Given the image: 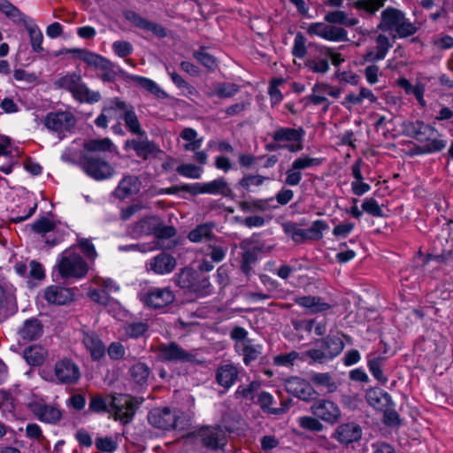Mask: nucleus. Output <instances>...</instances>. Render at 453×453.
Here are the masks:
<instances>
[{"label":"nucleus","mask_w":453,"mask_h":453,"mask_svg":"<svg viewBox=\"0 0 453 453\" xmlns=\"http://www.w3.org/2000/svg\"><path fill=\"white\" fill-rule=\"evenodd\" d=\"M88 271L77 247H70L60 253L57 258L53 273L58 272L61 279H82Z\"/></svg>","instance_id":"1"},{"label":"nucleus","mask_w":453,"mask_h":453,"mask_svg":"<svg viewBox=\"0 0 453 453\" xmlns=\"http://www.w3.org/2000/svg\"><path fill=\"white\" fill-rule=\"evenodd\" d=\"M342 341L336 336H326L316 342V348L306 351L313 361L323 363L338 356L343 349Z\"/></svg>","instance_id":"2"},{"label":"nucleus","mask_w":453,"mask_h":453,"mask_svg":"<svg viewBox=\"0 0 453 453\" xmlns=\"http://www.w3.org/2000/svg\"><path fill=\"white\" fill-rule=\"evenodd\" d=\"M412 132L418 141L426 142L424 150L426 153L441 151L446 147L447 142L438 137L437 130L422 121L412 124Z\"/></svg>","instance_id":"3"},{"label":"nucleus","mask_w":453,"mask_h":453,"mask_svg":"<svg viewBox=\"0 0 453 453\" xmlns=\"http://www.w3.org/2000/svg\"><path fill=\"white\" fill-rule=\"evenodd\" d=\"M137 407L138 403L133 396L113 394L111 415L114 417L115 420L128 424L132 421Z\"/></svg>","instance_id":"4"},{"label":"nucleus","mask_w":453,"mask_h":453,"mask_svg":"<svg viewBox=\"0 0 453 453\" xmlns=\"http://www.w3.org/2000/svg\"><path fill=\"white\" fill-rule=\"evenodd\" d=\"M81 167L88 176L96 180H104L115 174L113 166L106 160L84 155L81 160Z\"/></svg>","instance_id":"5"},{"label":"nucleus","mask_w":453,"mask_h":453,"mask_svg":"<svg viewBox=\"0 0 453 453\" xmlns=\"http://www.w3.org/2000/svg\"><path fill=\"white\" fill-rule=\"evenodd\" d=\"M133 233L136 235L153 234L158 239H166L175 234L173 226H163L162 220L156 216L142 219L134 227Z\"/></svg>","instance_id":"6"},{"label":"nucleus","mask_w":453,"mask_h":453,"mask_svg":"<svg viewBox=\"0 0 453 453\" xmlns=\"http://www.w3.org/2000/svg\"><path fill=\"white\" fill-rule=\"evenodd\" d=\"M311 411L313 416L329 425L338 423L342 418L340 406L334 401L328 399H319L315 401L311 406Z\"/></svg>","instance_id":"7"},{"label":"nucleus","mask_w":453,"mask_h":453,"mask_svg":"<svg viewBox=\"0 0 453 453\" xmlns=\"http://www.w3.org/2000/svg\"><path fill=\"white\" fill-rule=\"evenodd\" d=\"M303 132L301 129L280 128L273 134L275 142H279L278 149H287L291 152L303 150Z\"/></svg>","instance_id":"8"},{"label":"nucleus","mask_w":453,"mask_h":453,"mask_svg":"<svg viewBox=\"0 0 453 453\" xmlns=\"http://www.w3.org/2000/svg\"><path fill=\"white\" fill-rule=\"evenodd\" d=\"M177 418L176 412L167 407L157 408L150 411L148 421L157 428L170 430L176 427Z\"/></svg>","instance_id":"9"},{"label":"nucleus","mask_w":453,"mask_h":453,"mask_svg":"<svg viewBox=\"0 0 453 453\" xmlns=\"http://www.w3.org/2000/svg\"><path fill=\"white\" fill-rule=\"evenodd\" d=\"M54 374L58 382L63 384H73L81 377L79 366L70 359L58 361L54 366Z\"/></svg>","instance_id":"10"},{"label":"nucleus","mask_w":453,"mask_h":453,"mask_svg":"<svg viewBox=\"0 0 453 453\" xmlns=\"http://www.w3.org/2000/svg\"><path fill=\"white\" fill-rule=\"evenodd\" d=\"M140 298L145 306L150 309H161L174 301V295L167 288H163L141 295Z\"/></svg>","instance_id":"11"},{"label":"nucleus","mask_w":453,"mask_h":453,"mask_svg":"<svg viewBox=\"0 0 453 453\" xmlns=\"http://www.w3.org/2000/svg\"><path fill=\"white\" fill-rule=\"evenodd\" d=\"M362 437V428L356 422H347L339 425L332 434V438L342 445L359 441Z\"/></svg>","instance_id":"12"},{"label":"nucleus","mask_w":453,"mask_h":453,"mask_svg":"<svg viewBox=\"0 0 453 453\" xmlns=\"http://www.w3.org/2000/svg\"><path fill=\"white\" fill-rule=\"evenodd\" d=\"M255 403L259 405L264 413L268 416H280L288 411L289 404L287 402H280V406H274L276 401L272 394L261 390L257 394V400Z\"/></svg>","instance_id":"13"},{"label":"nucleus","mask_w":453,"mask_h":453,"mask_svg":"<svg viewBox=\"0 0 453 453\" xmlns=\"http://www.w3.org/2000/svg\"><path fill=\"white\" fill-rule=\"evenodd\" d=\"M74 118L70 112H50L44 120L45 127L51 131L61 133L74 125Z\"/></svg>","instance_id":"14"},{"label":"nucleus","mask_w":453,"mask_h":453,"mask_svg":"<svg viewBox=\"0 0 453 453\" xmlns=\"http://www.w3.org/2000/svg\"><path fill=\"white\" fill-rule=\"evenodd\" d=\"M285 388L289 394L303 401H309L315 395V391L310 383L299 377H292L287 380Z\"/></svg>","instance_id":"15"},{"label":"nucleus","mask_w":453,"mask_h":453,"mask_svg":"<svg viewBox=\"0 0 453 453\" xmlns=\"http://www.w3.org/2000/svg\"><path fill=\"white\" fill-rule=\"evenodd\" d=\"M73 290L64 285H50L44 292V297L48 303L57 305H64L73 298Z\"/></svg>","instance_id":"16"},{"label":"nucleus","mask_w":453,"mask_h":453,"mask_svg":"<svg viewBox=\"0 0 453 453\" xmlns=\"http://www.w3.org/2000/svg\"><path fill=\"white\" fill-rule=\"evenodd\" d=\"M157 351L159 357L165 361L187 362L192 359L191 354L174 342L160 345Z\"/></svg>","instance_id":"17"},{"label":"nucleus","mask_w":453,"mask_h":453,"mask_svg":"<svg viewBox=\"0 0 453 453\" xmlns=\"http://www.w3.org/2000/svg\"><path fill=\"white\" fill-rule=\"evenodd\" d=\"M200 437L203 444L211 449L223 447L226 442V432L219 426L203 429Z\"/></svg>","instance_id":"18"},{"label":"nucleus","mask_w":453,"mask_h":453,"mask_svg":"<svg viewBox=\"0 0 453 453\" xmlns=\"http://www.w3.org/2000/svg\"><path fill=\"white\" fill-rule=\"evenodd\" d=\"M82 343L90 353L93 360L101 359L105 354V347L99 336L92 331L82 332Z\"/></svg>","instance_id":"19"},{"label":"nucleus","mask_w":453,"mask_h":453,"mask_svg":"<svg viewBox=\"0 0 453 453\" xmlns=\"http://www.w3.org/2000/svg\"><path fill=\"white\" fill-rule=\"evenodd\" d=\"M32 411L40 421L48 424H55L62 418L61 411L50 404L35 403L32 407Z\"/></svg>","instance_id":"20"},{"label":"nucleus","mask_w":453,"mask_h":453,"mask_svg":"<svg viewBox=\"0 0 453 453\" xmlns=\"http://www.w3.org/2000/svg\"><path fill=\"white\" fill-rule=\"evenodd\" d=\"M342 89L338 87L329 85L327 83H317L312 88L311 96V102L315 104L326 103V96L333 98L340 97Z\"/></svg>","instance_id":"21"},{"label":"nucleus","mask_w":453,"mask_h":453,"mask_svg":"<svg viewBox=\"0 0 453 453\" xmlns=\"http://www.w3.org/2000/svg\"><path fill=\"white\" fill-rule=\"evenodd\" d=\"M175 265V258L165 253L156 256L149 264L150 269L157 274L170 273Z\"/></svg>","instance_id":"22"},{"label":"nucleus","mask_w":453,"mask_h":453,"mask_svg":"<svg viewBox=\"0 0 453 453\" xmlns=\"http://www.w3.org/2000/svg\"><path fill=\"white\" fill-rule=\"evenodd\" d=\"M43 332V326L37 319H29L24 321L19 329V335L25 341H35L40 338Z\"/></svg>","instance_id":"23"},{"label":"nucleus","mask_w":453,"mask_h":453,"mask_svg":"<svg viewBox=\"0 0 453 453\" xmlns=\"http://www.w3.org/2000/svg\"><path fill=\"white\" fill-rule=\"evenodd\" d=\"M391 47L392 44L387 36L383 35H378L376 48L367 51L364 58L365 61L376 62L384 59Z\"/></svg>","instance_id":"24"},{"label":"nucleus","mask_w":453,"mask_h":453,"mask_svg":"<svg viewBox=\"0 0 453 453\" xmlns=\"http://www.w3.org/2000/svg\"><path fill=\"white\" fill-rule=\"evenodd\" d=\"M403 13L396 9L388 8L381 12L380 27L389 33H395L400 21L403 20Z\"/></svg>","instance_id":"25"},{"label":"nucleus","mask_w":453,"mask_h":453,"mask_svg":"<svg viewBox=\"0 0 453 453\" xmlns=\"http://www.w3.org/2000/svg\"><path fill=\"white\" fill-rule=\"evenodd\" d=\"M125 18L129 22H131L133 25H134L140 28L145 29V30L151 31L157 36L163 37L165 35V31L161 26L146 20L145 19L139 16L134 12H132V11L126 12Z\"/></svg>","instance_id":"26"},{"label":"nucleus","mask_w":453,"mask_h":453,"mask_svg":"<svg viewBox=\"0 0 453 453\" xmlns=\"http://www.w3.org/2000/svg\"><path fill=\"white\" fill-rule=\"evenodd\" d=\"M238 378V370L233 365H224L218 368L216 373L217 382L223 388H230Z\"/></svg>","instance_id":"27"},{"label":"nucleus","mask_w":453,"mask_h":453,"mask_svg":"<svg viewBox=\"0 0 453 453\" xmlns=\"http://www.w3.org/2000/svg\"><path fill=\"white\" fill-rule=\"evenodd\" d=\"M140 188L141 181L139 179L135 176L128 175L120 180L115 192L119 198L125 199L131 195L138 193Z\"/></svg>","instance_id":"28"},{"label":"nucleus","mask_w":453,"mask_h":453,"mask_svg":"<svg viewBox=\"0 0 453 453\" xmlns=\"http://www.w3.org/2000/svg\"><path fill=\"white\" fill-rule=\"evenodd\" d=\"M235 350L243 357L244 364L249 365L261 355L262 346L255 343L253 340H250L246 343H239L235 347Z\"/></svg>","instance_id":"29"},{"label":"nucleus","mask_w":453,"mask_h":453,"mask_svg":"<svg viewBox=\"0 0 453 453\" xmlns=\"http://www.w3.org/2000/svg\"><path fill=\"white\" fill-rule=\"evenodd\" d=\"M48 355V351L41 345H31L23 351V357L31 366L42 365Z\"/></svg>","instance_id":"30"},{"label":"nucleus","mask_w":453,"mask_h":453,"mask_svg":"<svg viewBox=\"0 0 453 453\" xmlns=\"http://www.w3.org/2000/svg\"><path fill=\"white\" fill-rule=\"evenodd\" d=\"M296 303L307 309L310 313H317L326 311L330 305L320 297L303 296L296 298Z\"/></svg>","instance_id":"31"},{"label":"nucleus","mask_w":453,"mask_h":453,"mask_svg":"<svg viewBox=\"0 0 453 453\" xmlns=\"http://www.w3.org/2000/svg\"><path fill=\"white\" fill-rule=\"evenodd\" d=\"M205 191L208 195L233 197V190L224 178H218L205 182Z\"/></svg>","instance_id":"32"},{"label":"nucleus","mask_w":453,"mask_h":453,"mask_svg":"<svg viewBox=\"0 0 453 453\" xmlns=\"http://www.w3.org/2000/svg\"><path fill=\"white\" fill-rule=\"evenodd\" d=\"M113 399V394L111 395H96L91 396L88 411L95 413H109L111 411V402Z\"/></svg>","instance_id":"33"},{"label":"nucleus","mask_w":453,"mask_h":453,"mask_svg":"<svg viewBox=\"0 0 453 453\" xmlns=\"http://www.w3.org/2000/svg\"><path fill=\"white\" fill-rule=\"evenodd\" d=\"M129 81L135 82L140 87L146 89L158 98L166 97L165 92L160 88V87L152 80L139 76V75H127Z\"/></svg>","instance_id":"34"},{"label":"nucleus","mask_w":453,"mask_h":453,"mask_svg":"<svg viewBox=\"0 0 453 453\" xmlns=\"http://www.w3.org/2000/svg\"><path fill=\"white\" fill-rule=\"evenodd\" d=\"M65 53L73 54L74 58L82 60L88 65L92 66L96 69H97L100 63L103 62L104 58L95 52L84 49H70L66 50Z\"/></svg>","instance_id":"35"},{"label":"nucleus","mask_w":453,"mask_h":453,"mask_svg":"<svg viewBox=\"0 0 453 453\" xmlns=\"http://www.w3.org/2000/svg\"><path fill=\"white\" fill-rule=\"evenodd\" d=\"M390 400V395L380 389H371L366 393L367 403L376 410H383Z\"/></svg>","instance_id":"36"},{"label":"nucleus","mask_w":453,"mask_h":453,"mask_svg":"<svg viewBox=\"0 0 453 453\" xmlns=\"http://www.w3.org/2000/svg\"><path fill=\"white\" fill-rule=\"evenodd\" d=\"M149 326L148 320H133L126 322L123 330L129 338L137 339L145 334Z\"/></svg>","instance_id":"37"},{"label":"nucleus","mask_w":453,"mask_h":453,"mask_svg":"<svg viewBox=\"0 0 453 453\" xmlns=\"http://www.w3.org/2000/svg\"><path fill=\"white\" fill-rule=\"evenodd\" d=\"M73 96L80 102L88 104L96 103L101 99V95L98 91L89 89L88 86L81 81L78 85Z\"/></svg>","instance_id":"38"},{"label":"nucleus","mask_w":453,"mask_h":453,"mask_svg":"<svg viewBox=\"0 0 453 453\" xmlns=\"http://www.w3.org/2000/svg\"><path fill=\"white\" fill-rule=\"evenodd\" d=\"M386 358L384 357H372L368 356V367L372 376L381 384H386L388 377L384 375L381 367L383 366Z\"/></svg>","instance_id":"39"},{"label":"nucleus","mask_w":453,"mask_h":453,"mask_svg":"<svg viewBox=\"0 0 453 453\" xmlns=\"http://www.w3.org/2000/svg\"><path fill=\"white\" fill-rule=\"evenodd\" d=\"M26 28L29 35L30 43L32 50L35 52H42V42L43 35L40 28L35 23H28L26 25Z\"/></svg>","instance_id":"40"},{"label":"nucleus","mask_w":453,"mask_h":453,"mask_svg":"<svg viewBox=\"0 0 453 453\" xmlns=\"http://www.w3.org/2000/svg\"><path fill=\"white\" fill-rule=\"evenodd\" d=\"M323 163V159L320 157H313L309 155L303 154L298 157H296L293 162L292 165H294L295 169L299 170L300 172L306 169H313L317 168Z\"/></svg>","instance_id":"41"},{"label":"nucleus","mask_w":453,"mask_h":453,"mask_svg":"<svg viewBox=\"0 0 453 453\" xmlns=\"http://www.w3.org/2000/svg\"><path fill=\"white\" fill-rule=\"evenodd\" d=\"M311 380L317 387L325 389L327 393H333L337 388L336 383L328 373H314L311 375Z\"/></svg>","instance_id":"42"},{"label":"nucleus","mask_w":453,"mask_h":453,"mask_svg":"<svg viewBox=\"0 0 453 453\" xmlns=\"http://www.w3.org/2000/svg\"><path fill=\"white\" fill-rule=\"evenodd\" d=\"M180 135L183 140L188 142V143L184 145L185 150L196 151L202 145L203 139L197 138V132L193 128H184Z\"/></svg>","instance_id":"43"},{"label":"nucleus","mask_w":453,"mask_h":453,"mask_svg":"<svg viewBox=\"0 0 453 453\" xmlns=\"http://www.w3.org/2000/svg\"><path fill=\"white\" fill-rule=\"evenodd\" d=\"M296 423L301 428L313 433L322 432L325 428L324 425L320 422V419L315 416L299 417L296 419Z\"/></svg>","instance_id":"44"},{"label":"nucleus","mask_w":453,"mask_h":453,"mask_svg":"<svg viewBox=\"0 0 453 453\" xmlns=\"http://www.w3.org/2000/svg\"><path fill=\"white\" fill-rule=\"evenodd\" d=\"M26 199L28 203V204L27 205V209L22 213H20L19 206L17 207L18 210H13L12 215V221H24L35 213L37 208V203H35V198L33 197V196H27Z\"/></svg>","instance_id":"45"},{"label":"nucleus","mask_w":453,"mask_h":453,"mask_svg":"<svg viewBox=\"0 0 453 453\" xmlns=\"http://www.w3.org/2000/svg\"><path fill=\"white\" fill-rule=\"evenodd\" d=\"M306 66L316 73H326L329 70L327 57L322 55L310 58L306 61Z\"/></svg>","instance_id":"46"},{"label":"nucleus","mask_w":453,"mask_h":453,"mask_svg":"<svg viewBox=\"0 0 453 453\" xmlns=\"http://www.w3.org/2000/svg\"><path fill=\"white\" fill-rule=\"evenodd\" d=\"M130 145L134 150L136 154L143 158H147L150 155L155 153L157 150L156 146L148 140H133L130 142Z\"/></svg>","instance_id":"47"},{"label":"nucleus","mask_w":453,"mask_h":453,"mask_svg":"<svg viewBox=\"0 0 453 453\" xmlns=\"http://www.w3.org/2000/svg\"><path fill=\"white\" fill-rule=\"evenodd\" d=\"M97 70L102 72V79L104 81H113L119 73H121V69L112 64L110 60L103 58V62L97 67Z\"/></svg>","instance_id":"48"},{"label":"nucleus","mask_w":453,"mask_h":453,"mask_svg":"<svg viewBox=\"0 0 453 453\" xmlns=\"http://www.w3.org/2000/svg\"><path fill=\"white\" fill-rule=\"evenodd\" d=\"M112 142L108 138L89 140L84 144V149L90 152L111 150Z\"/></svg>","instance_id":"49"},{"label":"nucleus","mask_w":453,"mask_h":453,"mask_svg":"<svg viewBox=\"0 0 453 453\" xmlns=\"http://www.w3.org/2000/svg\"><path fill=\"white\" fill-rule=\"evenodd\" d=\"M260 383L252 381L247 386H239L235 394L246 400L254 401L257 394L260 391Z\"/></svg>","instance_id":"50"},{"label":"nucleus","mask_w":453,"mask_h":453,"mask_svg":"<svg viewBox=\"0 0 453 453\" xmlns=\"http://www.w3.org/2000/svg\"><path fill=\"white\" fill-rule=\"evenodd\" d=\"M130 374L136 383L143 384L150 375V369L145 364L137 363L131 367Z\"/></svg>","instance_id":"51"},{"label":"nucleus","mask_w":453,"mask_h":453,"mask_svg":"<svg viewBox=\"0 0 453 453\" xmlns=\"http://www.w3.org/2000/svg\"><path fill=\"white\" fill-rule=\"evenodd\" d=\"M325 19L330 23L342 24L347 26H354L357 23L356 19H349L347 15L342 11H334L328 12Z\"/></svg>","instance_id":"52"},{"label":"nucleus","mask_w":453,"mask_h":453,"mask_svg":"<svg viewBox=\"0 0 453 453\" xmlns=\"http://www.w3.org/2000/svg\"><path fill=\"white\" fill-rule=\"evenodd\" d=\"M176 171L180 175L189 179H200L203 169L193 164H183L177 167Z\"/></svg>","instance_id":"53"},{"label":"nucleus","mask_w":453,"mask_h":453,"mask_svg":"<svg viewBox=\"0 0 453 453\" xmlns=\"http://www.w3.org/2000/svg\"><path fill=\"white\" fill-rule=\"evenodd\" d=\"M211 226L209 224L198 226L188 234V239L193 242H199L210 237Z\"/></svg>","instance_id":"54"},{"label":"nucleus","mask_w":453,"mask_h":453,"mask_svg":"<svg viewBox=\"0 0 453 453\" xmlns=\"http://www.w3.org/2000/svg\"><path fill=\"white\" fill-rule=\"evenodd\" d=\"M15 303L12 285H0V309Z\"/></svg>","instance_id":"55"},{"label":"nucleus","mask_w":453,"mask_h":453,"mask_svg":"<svg viewBox=\"0 0 453 453\" xmlns=\"http://www.w3.org/2000/svg\"><path fill=\"white\" fill-rule=\"evenodd\" d=\"M328 228V225L322 219L312 222L311 226L307 228L309 239L319 240L323 236V231Z\"/></svg>","instance_id":"56"},{"label":"nucleus","mask_w":453,"mask_h":453,"mask_svg":"<svg viewBox=\"0 0 453 453\" xmlns=\"http://www.w3.org/2000/svg\"><path fill=\"white\" fill-rule=\"evenodd\" d=\"M104 108H109V112L112 114V116L115 113H119L124 116L127 111H130L132 109V107L127 105L124 101L118 97L110 100Z\"/></svg>","instance_id":"57"},{"label":"nucleus","mask_w":453,"mask_h":453,"mask_svg":"<svg viewBox=\"0 0 453 453\" xmlns=\"http://www.w3.org/2000/svg\"><path fill=\"white\" fill-rule=\"evenodd\" d=\"M81 81V80L79 75L71 73L60 78L58 84L60 87L69 90L72 94H73Z\"/></svg>","instance_id":"58"},{"label":"nucleus","mask_w":453,"mask_h":453,"mask_svg":"<svg viewBox=\"0 0 453 453\" xmlns=\"http://www.w3.org/2000/svg\"><path fill=\"white\" fill-rule=\"evenodd\" d=\"M385 1L386 0H357L354 4L357 9L373 13L383 5Z\"/></svg>","instance_id":"59"},{"label":"nucleus","mask_w":453,"mask_h":453,"mask_svg":"<svg viewBox=\"0 0 453 453\" xmlns=\"http://www.w3.org/2000/svg\"><path fill=\"white\" fill-rule=\"evenodd\" d=\"M126 127L128 128L130 132L133 134H141L142 129L137 119L135 112L133 108L130 111H127L126 114L123 116Z\"/></svg>","instance_id":"60"},{"label":"nucleus","mask_w":453,"mask_h":453,"mask_svg":"<svg viewBox=\"0 0 453 453\" xmlns=\"http://www.w3.org/2000/svg\"><path fill=\"white\" fill-rule=\"evenodd\" d=\"M325 40L331 42L347 41V32L345 29L332 25L328 26Z\"/></svg>","instance_id":"61"},{"label":"nucleus","mask_w":453,"mask_h":453,"mask_svg":"<svg viewBox=\"0 0 453 453\" xmlns=\"http://www.w3.org/2000/svg\"><path fill=\"white\" fill-rule=\"evenodd\" d=\"M97 449L103 452H113L118 448V442L111 437H98L96 440Z\"/></svg>","instance_id":"62"},{"label":"nucleus","mask_w":453,"mask_h":453,"mask_svg":"<svg viewBox=\"0 0 453 453\" xmlns=\"http://www.w3.org/2000/svg\"><path fill=\"white\" fill-rule=\"evenodd\" d=\"M416 31V26L403 16V20L400 21V26H398L395 33L399 37H407L415 34Z\"/></svg>","instance_id":"63"},{"label":"nucleus","mask_w":453,"mask_h":453,"mask_svg":"<svg viewBox=\"0 0 453 453\" xmlns=\"http://www.w3.org/2000/svg\"><path fill=\"white\" fill-rule=\"evenodd\" d=\"M238 91V87L232 83H222L219 84L213 95L218 96L219 97H230L235 95Z\"/></svg>","instance_id":"64"}]
</instances>
